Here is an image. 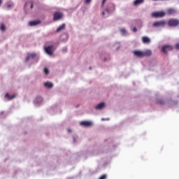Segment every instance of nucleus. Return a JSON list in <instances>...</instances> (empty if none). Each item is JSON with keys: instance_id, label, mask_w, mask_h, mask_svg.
Returning a JSON list of instances; mask_svg holds the SVG:
<instances>
[{"instance_id": "39448f33", "label": "nucleus", "mask_w": 179, "mask_h": 179, "mask_svg": "<svg viewBox=\"0 0 179 179\" xmlns=\"http://www.w3.org/2000/svg\"><path fill=\"white\" fill-rule=\"evenodd\" d=\"M64 16L62 13L60 12H56L54 13L53 20H60V19Z\"/></svg>"}, {"instance_id": "ddd939ff", "label": "nucleus", "mask_w": 179, "mask_h": 179, "mask_svg": "<svg viewBox=\"0 0 179 179\" xmlns=\"http://www.w3.org/2000/svg\"><path fill=\"white\" fill-rule=\"evenodd\" d=\"M143 57H150L152 55V51L150 50H145L143 51Z\"/></svg>"}, {"instance_id": "393cba45", "label": "nucleus", "mask_w": 179, "mask_h": 179, "mask_svg": "<svg viewBox=\"0 0 179 179\" xmlns=\"http://www.w3.org/2000/svg\"><path fill=\"white\" fill-rule=\"evenodd\" d=\"M107 0H103L102 1V4H101V8H104V3H106V1Z\"/></svg>"}, {"instance_id": "f3484780", "label": "nucleus", "mask_w": 179, "mask_h": 179, "mask_svg": "<svg viewBox=\"0 0 179 179\" xmlns=\"http://www.w3.org/2000/svg\"><path fill=\"white\" fill-rule=\"evenodd\" d=\"M0 30L1 31H5L6 30V27L5 26V24L3 23L0 24Z\"/></svg>"}, {"instance_id": "4be33fe9", "label": "nucleus", "mask_w": 179, "mask_h": 179, "mask_svg": "<svg viewBox=\"0 0 179 179\" xmlns=\"http://www.w3.org/2000/svg\"><path fill=\"white\" fill-rule=\"evenodd\" d=\"M44 73H45V75H48V73H50V70H48L47 68H45Z\"/></svg>"}, {"instance_id": "7c9ffc66", "label": "nucleus", "mask_w": 179, "mask_h": 179, "mask_svg": "<svg viewBox=\"0 0 179 179\" xmlns=\"http://www.w3.org/2000/svg\"><path fill=\"white\" fill-rule=\"evenodd\" d=\"M66 48H63V52H66Z\"/></svg>"}, {"instance_id": "c9c22d12", "label": "nucleus", "mask_w": 179, "mask_h": 179, "mask_svg": "<svg viewBox=\"0 0 179 179\" xmlns=\"http://www.w3.org/2000/svg\"><path fill=\"white\" fill-rule=\"evenodd\" d=\"M68 131H69V132H71V129H68Z\"/></svg>"}, {"instance_id": "a878e982", "label": "nucleus", "mask_w": 179, "mask_h": 179, "mask_svg": "<svg viewBox=\"0 0 179 179\" xmlns=\"http://www.w3.org/2000/svg\"><path fill=\"white\" fill-rule=\"evenodd\" d=\"M175 48H176V50H179V43H176V44L175 45Z\"/></svg>"}, {"instance_id": "1a4fd4ad", "label": "nucleus", "mask_w": 179, "mask_h": 179, "mask_svg": "<svg viewBox=\"0 0 179 179\" xmlns=\"http://www.w3.org/2000/svg\"><path fill=\"white\" fill-rule=\"evenodd\" d=\"M150 38L148 37V36H143L142 37V42L143 43V44H150Z\"/></svg>"}, {"instance_id": "a211bd4d", "label": "nucleus", "mask_w": 179, "mask_h": 179, "mask_svg": "<svg viewBox=\"0 0 179 179\" xmlns=\"http://www.w3.org/2000/svg\"><path fill=\"white\" fill-rule=\"evenodd\" d=\"M34 57H36V54L31 53L26 57V61L27 62V61H29V59H30V58H34Z\"/></svg>"}, {"instance_id": "f257e3e1", "label": "nucleus", "mask_w": 179, "mask_h": 179, "mask_svg": "<svg viewBox=\"0 0 179 179\" xmlns=\"http://www.w3.org/2000/svg\"><path fill=\"white\" fill-rule=\"evenodd\" d=\"M168 26L169 27H177L179 24V20L177 19H169L168 22H167Z\"/></svg>"}, {"instance_id": "58836bf2", "label": "nucleus", "mask_w": 179, "mask_h": 179, "mask_svg": "<svg viewBox=\"0 0 179 179\" xmlns=\"http://www.w3.org/2000/svg\"><path fill=\"white\" fill-rule=\"evenodd\" d=\"M90 69H92V67H90Z\"/></svg>"}, {"instance_id": "aec40b11", "label": "nucleus", "mask_w": 179, "mask_h": 179, "mask_svg": "<svg viewBox=\"0 0 179 179\" xmlns=\"http://www.w3.org/2000/svg\"><path fill=\"white\" fill-rule=\"evenodd\" d=\"M164 99H158L157 100V104H159L160 106H164Z\"/></svg>"}, {"instance_id": "bb28decb", "label": "nucleus", "mask_w": 179, "mask_h": 179, "mask_svg": "<svg viewBox=\"0 0 179 179\" xmlns=\"http://www.w3.org/2000/svg\"><path fill=\"white\" fill-rule=\"evenodd\" d=\"M13 6V3L7 4V8H12Z\"/></svg>"}, {"instance_id": "9d476101", "label": "nucleus", "mask_w": 179, "mask_h": 179, "mask_svg": "<svg viewBox=\"0 0 179 179\" xmlns=\"http://www.w3.org/2000/svg\"><path fill=\"white\" fill-rule=\"evenodd\" d=\"M104 107H106V103H104V102H101V103H99L95 106V109L96 110H103V108H104Z\"/></svg>"}, {"instance_id": "6e6552de", "label": "nucleus", "mask_w": 179, "mask_h": 179, "mask_svg": "<svg viewBox=\"0 0 179 179\" xmlns=\"http://www.w3.org/2000/svg\"><path fill=\"white\" fill-rule=\"evenodd\" d=\"M80 124L82 125V127H92V122H89V121H83V122H80Z\"/></svg>"}, {"instance_id": "b1692460", "label": "nucleus", "mask_w": 179, "mask_h": 179, "mask_svg": "<svg viewBox=\"0 0 179 179\" xmlns=\"http://www.w3.org/2000/svg\"><path fill=\"white\" fill-rule=\"evenodd\" d=\"M106 178H107V175H102V176L99 178V179H106Z\"/></svg>"}, {"instance_id": "9b49d317", "label": "nucleus", "mask_w": 179, "mask_h": 179, "mask_svg": "<svg viewBox=\"0 0 179 179\" xmlns=\"http://www.w3.org/2000/svg\"><path fill=\"white\" fill-rule=\"evenodd\" d=\"M176 13H177V10L174 8H169L166 10L167 15H176Z\"/></svg>"}, {"instance_id": "dca6fc26", "label": "nucleus", "mask_w": 179, "mask_h": 179, "mask_svg": "<svg viewBox=\"0 0 179 179\" xmlns=\"http://www.w3.org/2000/svg\"><path fill=\"white\" fill-rule=\"evenodd\" d=\"M66 27V25L65 24H63L62 25L59 26L57 29V32L59 33V31H61L62 30L65 29Z\"/></svg>"}, {"instance_id": "6ab92c4d", "label": "nucleus", "mask_w": 179, "mask_h": 179, "mask_svg": "<svg viewBox=\"0 0 179 179\" xmlns=\"http://www.w3.org/2000/svg\"><path fill=\"white\" fill-rule=\"evenodd\" d=\"M5 97L6 99H8V100H12V99H15V97H16V95H13L11 96H10L9 94L7 93V94H6Z\"/></svg>"}, {"instance_id": "7ed1b4c3", "label": "nucleus", "mask_w": 179, "mask_h": 179, "mask_svg": "<svg viewBox=\"0 0 179 179\" xmlns=\"http://www.w3.org/2000/svg\"><path fill=\"white\" fill-rule=\"evenodd\" d=\"M173 50H174V47L170 45H166L162 47V51L164 52V54H167L169 51H173Z\"/></svg>"}, {"instance_id": "473e14b6", "label": "nucleus", "mask_w": 179, "mask_h": 179, "mask_svg": "<svg viewBox=\"0 0 179 179\" xmlns=\"http://www.w3.org/2000/svg\"><path fill=\"white\" fill-rule=\"evenodd\" d=\"M104 15H106V13H105V12H103V13H102V15L104 16Z\"/></svg>"}, {"instance_id": "423d86ee", "label": "nucleus", "mask_w": 179, "mask_h": 179, "mask_svg": "<svg viewBox=\"0 0 179 179\" xmlns=\"http://www.w3.org/2000/svg\"><path fill=\"white\" fill-rule=\"evenodd\" d=\"M52 48H54V46L52 45L45 48V51L46 54H48V55H52Z\"/></svg>"}, {"instance_id": "2f4dec72", "label": "nucleus", "mask_w": 179, "mask_h": 179, "mask_svg": "<svg viewBox=\"0 0 179 179\" xmlns=\"http://www.w3.org/2000/svg\"><path fill=\"white\" fill-rule=\"evenodd\" d=\"M33 8H34V5H33V2H31V9H33Z\"/></svg>"}, {"instance_id": "4c0bfd02", "label": "nucleus", "mask_w": 179, "mask_h": 179, "mask_svg": "<svg viewBox=\"0 0 179 179\" xmlns=\"http://www.w3.org/2000/svg\"><path fill=\"white\" fill-rule=\"evenodd\" d=\"M78 107H79V105H77V106H76V108H78Z\"/></svg>"}, {"instance_id": "e433bc0d", "label": "nucleus", "mask_w": 179, "mask_h": 179, "mask_svg": "<svg viewBox=\"0 0 179 179\" xmlns=\"http://www.w3.org/2000/svg\"><path fill=\"white\" fill-rule=\"evenodd\" d=\"M152 1H163V0H152Z\"/></svg>"}, {"instance_id": "5701e85b", "label": "nucleus", "mask_w": 179, "mask_h": 179, "mask_svg": "<svg viewBox=\"0 0 179 179\" xmlns=\"http://www.w3.org/2000/svg\"><path fill=\"white\" fill-rule=\"evenodd\" d=\"M37 99H38V101H36L37 103H41L43 101V98H41V96H38Z\"/></svg>"}, {"instance_id": "4468645a", "label": "nucleus", "mask_w": 179, "mask_h": 179, "mask_svg": "<svg viewBox=\"0 0 179 179\" xmlns=\"http://www.w3.org/2000/svg\"><path fill=\"white\" fill-rule=\"evenodd\" d=\"M145 2V0H135L134 1V6H138V5H141V3H143Z\"/></svg>"}, {"instance_id": "2eb2a0df", "label": "nucleus", "mask_w": 179, "mask_h": 179, "mask_svg": "<svg viewBox=\"0 0 179 179\" xmlns=\"http://www.w3.org/2000/svg\"><path fill=\"white\" fill-rule=\"evenodd\" d=\"M45 87H48V89H51V87H53L54 84L50 82H47L44 83Z\"/></svg>"}, {"instance_id": "72a5a7b5", "label": "nucleus", "mask_w": 179, "mask_h": 179, "mask_svg": "<svg viewBox=\"0 0 179 179\" xmlns=\"http://www.w3.org/2000/svg\"><path fill=\"white\" fill-rule=\"evenodd\" d=\"M0 5H2V0H0Z\"/></svg>"}, {"instance_id": "c756f323", "label": "nucleus", "mask_w": 179, "mask_h": 179, "mask_svg": "<svg viewBox=\"0 0 179 179\" xmlns=\"http://www.w3.org/2000/svg\"><path fill=\"white\" fill-rule=\"evenodd\" d=\"M105 12H106V13H110V10L108 8H106Z\"/></svg>"}, {"instance_id": "0eeeda50", "label": "nucleus", "mask_w": 179, "mask_h": 179, "mask_svg": "<svg viewBox=\"0 0 179 179\" xmlns=\"http://www.w3.org/2000/svg\"><path fill=\"white\" fill-rule=\"evenodd\" d=\"M134 55H135V57H138V58H143V51L135 50L134 52Z\"/></svg>"}, {"instance_id": "cd10ccee", "label": "nucleus", "mask_w": 179, "mask_h": 179, "mask_svg": "<svg viewBox=\"0 0 179 179\" xmlns=\"http://www.w3.org/2000/svg\"><path fill=\"white\" fill-rule=\"evenodd\" d=\"M133 31H134V33H136V31H138V29H136V27H134V28H133Z\"/></svg>"}, {"instance_id": "f8f14e48", "label": "nucleus", "mask_w": 179, "mask_h": 179, "mask_svg": "<svg viewBox=\"0 0 179 179\" xmlns=\"http://www.w3.org/2000/svg\"><path fill=\"white\" fill-rule=\"evenodd\" d=\"M41 23V20H35V21H31L29 22V26H37V24H40Z\"/></svg>"}, {"instance_id": "f704fd0d", "label": "nucleus", "mask_w": 179, "mask_h": 179, "mask_svg": "<svg viewBox=\"0 0 179 179\" xmlns=\"http://www.w3.org/2000/svg\"><path fill=\"white\" fill-rule=\"evenodd\" d=\"M113 6L114 10H115V6Z\"/></svg>"}, {"instance_id": "c85d7f7f", "label": "nucleus", "mask_w": 179, "mask_h": 179, "mask_svg": "<svg viewBox=\"0 0 179 179\" xmlns=\"http://www.w3.org/2000/svg\"><path fill=\"white\" fill-rule=\"evenodd\" d=\"M92 2V0H85L86 3H90Z\"/></svg>"}, {"instance_id": "20e7f679", "label": "nucleus", "mask_w": 179, "mask_h": 179, "mask_svg": "<svg viewBox=\"0 0 179 179\" xmlns=\"http://www.w3.org/2000/svg\"><path fill=\"white\" fill-rule=\"evenodd\" d=\"M152 17H164L166 16V13L164 11H160V12H155L152 13Z\"/></svg>"}, {"instance_id": "f03ea898", "label": "nucleus", "mask_w": 179, "mask_h": 179, "mask_svg": "<svg viewBox=\"0 0 179 179\" xmlns=\"http://www.w3.org/2000/svg\"><path fill=\"white\" fill-rule=\"evenodd\" d=\"M165 20L156 21L152 24L153 27H164L166 24Z\"/></svg>"}, {"instance_id": "412c9836", "label": "nucleus", "mask_w": 179, "mask_h": 179, "mask_svg": "<svg viewBox=\"0 0 179 179\" xmlns=\"http://www.w3.org/2000/svg\"><path fill=\"white\" fill-rule=\"evenodd\" d=\"M120 32H121L122 34H127V30H125L124 28L120 29Z\"/></svg>"}]
</instances>
